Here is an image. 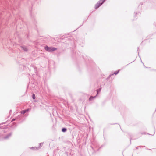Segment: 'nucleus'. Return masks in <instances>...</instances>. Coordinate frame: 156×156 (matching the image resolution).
Listing matches in <instances>:
<instances>
[{"mask_svg": "<svg viewBox=\"0 0 156 156\" xmlns=\"http://www.w3.org/2000/svg\"><path fill=\"white\" fill-rule=\"evenodd\" d=\"M45 49L49 52H52L57 50V48L54 47H49L47 46L45 47Z\"/></svg>", "mask_w": 156, "mask_h": 156, "instance_id": "obj_1", "label": "nucleus"}, {"mask_svg": "<svg viewBox=\"0 0 156 156\" xmlns=\"http://www.w3.org/2000/svg\"><path fill=\"white\" fill-rule=\"evenodd\" d=\"M105 0H100L99 1V2L98 3L95 5V8L96 9H97L100 6H101L103 2L105 1Z\"/></svg>", "mask_w": 156, "mask_h": 156, "instance_id": "obj_2", "label": "nucleus"}, {"mask_svg": "<svg viewBox=\"0 0 156 156\" xmlns=\"http://www.w3.org/2000/svg\"><path fill=\"white\" fill-rule=\"evenodd\" d=\"M38 148H37L36 147H31L30 148V149L32 150H36L38 149Z\"/></svg>", "mask_w": 156, "mask_h": 156, "instance_id": "obj_3", "label": "nucleus"}, {"mask_svg": "<svg viewBox=\"0 0 156 156\" xmlns=\"http://www.w3.org/2000/svg\"><path fill=\"white\" fill-rule=\"evenodd\" d=\"M22 48L23 50L24 51H27L28 49L27 48L25 47H22Z\"/></svg>", "mask_w": 156, "mask_h": 156, "instance_id": "obj_4", "label": "nucleus"}, {"mask_svg": "<svg viewBox=\"0 0 156 156\" xmlns=\"http://www.w3.org/2000/svg\"><path fill=\"white\" fill-rule=\"evenodd\" d=\"M66 129L65 128H63L62 129V131L63 132H65L66 131Z\"/></svg>", "mask_w": 156, "mask_h": 156, "instance_id": "obj_5", "label": "nucleus"}, {"mask_svg": "<svg viewBox=\"0 0 156 156\" xmlns=\"http://www.w3.org/2000/svg\"><path fill=\"white\" fill-rule=\"evenodd\" d=\"M35 98H36V97H35V94H33L32 95L33 98L34 99H35Z\"/></svg>", "mask_w": 156, "mask_h": 156, "instance_id": "obj_6", "label": "nucleus"}, {"mask_svg": "<svg viewBox=\"0 0 156 156\" xmlns=\"http://www.w3.org/2000/svg\"><path fill=\"white\" fill-rule=\"evenodd\" d=\"M95 97H93L92 96H91L89 98V100H91L92 99L94 98Z\"/></svg>", "mask_w": 156, "mask_h": 156, "instance_id": "obj_7", "label": "nucleus"}, {"mask_svg": "<svg viewBox=\"0 0 156 156\" xmlns=\"http://www.w3.org/2000/svg\"><path fill=\"white\" fill-rule=\"evenodd\" d=\"M26 112L25 110H23V111H22L21 113L23 114H24Z\"/></svg>", "mask_w": 156, "mask_h": 156, "instance_id": "obj_8", "label": "nucleus"}, {"mask_svg": "<svg viewBox=\"0 0 156 156\" xmlns=\"http://www.w3.org/2000/svg\"><path fill=\"white\" fill-rule=\"evenodd\" d=\"M25 111L26 112H28L29 111V109H27L25 110Z\"/></svg>", "mask_w": 156, "mask_h": 156, "instance_id": "obj_9", "label": "nucleus"}, {"mask_svg": "<svg viewBox=\"0 0 156 156\" xmlns=\"http://www.w3.org/2000/svg\"><path fill=\"white\" fill-rule=\"evenodd\" d=\"M25 111L26 112H28L29 111V109H27L25 110Z\"/></svg>", "mask_w": 156, "mask_h": 156, "instance_id": "obj_10", "label": "nucleus"}, {"mask_svg": "<svg viewBox=\"0 0 156 156\" xmlns=\"http://www.w3.org/2000/svg\"><path fill=\"white\" fill-rule=\"evenodd\" d=\"M119 71H118L117 73H114V74H116H116H117L119 72Z\"/></svg>", "mask_w": 156, "mask_h": 156, "instance_id": "obj_11", "label": "nucleus"}, {"mask_svg": "<svg viewBox=\"0 0 156 156\" xmlns=\"http://www.w3.org/2000/svg\"><path fill=\"white\" fill-rule=\"evenodd\" d=\"M40 145L41 146L43 145V144L42 143H40Z\"/></svg>", "mask_w": 156, "mask_h": 156, "instance_id": "obj_12", "label": "nucleus"}]
</instances>
